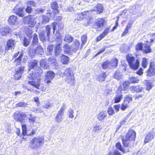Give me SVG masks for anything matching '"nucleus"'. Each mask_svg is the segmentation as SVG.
<instances>
[{"label": "nucleus", "mask_w": 155, "mask_h": 155, "mask_svg": "<svg viewBox=\"0 0 155 155\" xmlns=\"http://www.w3.org/2000/svg\"><path fill=\"white\" fill-rule=\"evenodd\" d=\"M136 134L133 130H130L127 134L125 137L122 140L124 146L128 147L131 146L132 142L135 140Z\"/></svg>", "instance_id": "1"}, {"label": "nucleus", "mask_w": 155, "mask_h": 155, "mask_svg": "<svg viewBox=\"0 0 155 155\" xmlns=\"http://www.w3.org/2000/svg\"><path fill=\"white\" fill-rule=\"evenodd\" d=\"M64 77L66 82L71 85L75 83L73 72L70 68L66 69L64 72Z\"/></svg>", "instance_id": "2"}, {"label": "nucleus", "mask_w": 155, "mask_h": 155, "mask_svg": "<svg viewBox=\"0 0 155 155\" xmlns=\"http://www.w3.org/2000/svg\"><path fill=\"white\" fill-rule=\"evenodd\" d=\"M44 142V138L43 137L33 138L30 141V146L33 149L39 148Z\"/></svg>", "instance_id": "3"}, {"label": "nucleus", "mask_w": 155, "mask_h": 155, "mask_svg": "<svg viewBox=\"0 0 155 155\" xmlns=\"http://www.w3.org/2000/svg\"><path fill=\"white\" fill-rule=\"evenodd\" d=\"M26 117L25 113L20 111H16L14 114V118L15 120L20 122L21 123L24 122V117Z\"/></svg>", "instance_id": "4"}, {"label": "nucleus", "mask_w": 155, "mask_h": 155, "mask_svg": "<svg viewBox=\"0 0 155 155\" xmlns=\"http://www.w3.org/2000/svg\"><path fill=\"white\" fill-rule=\"evenodd\" d=\"M31 48V49L29 51V54L30 55L31 52H32V55H34L35 54L42 55L44 52L43 49L40 45H38L36 47Z\"/></svg>", "instance_id": "5"}, {"label": "nucleus", "mask_w": 155, "mask_h": 155, "mask_svg": "<svg viewBox=\"0 0 155 155\" xmlns=\"http://www.w3.org/2000/svg\"><path fill=\"white\" fill-rule=\"evenodd\" d=\"M24 22L27 23L29 27H33L36 23L35 18L32 16L29 15L24 18Z\"/></svg>", "instance_id": "6"}, {"label": "nucleus", "mask_w": 155, "mask_h": 155, "mask_svg": "<svg viewBox=\"0 0 155 155\" xmlns=\"http://www.w3.org/2000/svg\"><path fill=\"white\" fill-rule=\"evenodd\" d=\"M90 15L88 11L83 12L77 14L75 16L74 22H77V21H79L83 18H89Z\"/></svg>", "instance_id": "7"}, {"label": "nucleus", "mask_w": 155, "mask_h": 155, "mask_svg": "<svg viewBox=\"0 0 155 155\" xmlns=\"http://www.w3.org/2000/svg\"><path fill=\"white\" fill-rule=\"evenodd\" d=\"M64 107L65 105L63 104L55 117V120L58 123L62 120V117L64 115V111L65 110Z\"/></svg>", "instance_id": "8"}, {"label": "nucleus", "mask_w": 155, "mask_h": 155, "mask_svg": "<svg viewBox=\"0 0 155 155\" xmlns=\"http://www.w3.org/2000/svg\"><path fill=\"white\" fill-rule=\"evenodd\" d=\"M57 23L56 22H54L51 24L50 25H48L46 26V31L47 32V36L48 38H49L50 36L51 33V29L52 28L53 32L54 33L55 31L57 29Z\"/></svg>", "instance_id": "9"}, {"label": "nucleus", "mask_w": 155, "mask_h": 155, "mask_svg": "<svg viewBox=\"0 0 155 155\" xmlns=\"http://www.w3.org/2000/svg\"><path fill=\"white\" fill-rule=\"evenodd\" d=\"M25 67H18L15 69V74L14 75V77L15 79H19L22 76L24 73Z\"/></svg>", "instance_id": "10"}, {"label": "nucleus", "mask_w": 155, "mask_h": 155, "mask_svg": "<svg viewBox=\"0 0 155 155\" xmlns=\"http://www.w3.org/2000/svg\"><path fill=\"white\" fill-rule=\"evenodd\" d=\"M80 45V41L77 40H75L71 45V52L74 53L76 52L78 50Z\"/></svg>", "instance_id": "11"}, {"label": "nucleus", "mask_w": 155, "mask_h": 155, "mask_svg": "<svg viewBox=\"0 0 155 155\" xmlns=\"http://www.w3.org/2000/svg\"><path fill=\"white\" fill-rule=\"evenodd\" d=\"M45 81L46 83H49L51 82L52 80L54 77V72L51 71H48L45 75Z\"/></svg>", "instance_id": "12"}, {"label": "nucleus", "mask_w": 155, "mask_h": 155, "mask_svg": "<svg viewBox=\"0 0 155 155\" xmlns=\"http://www.w3.org/2000/svg\"><path fill=\"white\" fill-rule=\"evenodd\" d=\"M124 93L120 91V89H117L115 97L114 98L115 103H119L121 101Z\"/></svg>", "instance_id": "13"}, {"label": "nucleus", "mask_w": 155, "mask_h": 155, "mask_svg": "<svg viewBox=\"0 0 155 155\" xmlns=\"http://www.w3.org/2000/svg\"><path fill=\"white\" fill-rule=\"evenodd\" d=\"M155 75V65L150 64L147 72V75L151 77Z\"/></svg>", "instance_id": "14"}, {"label": "nucleus", "mask_w": 155, "mask_h": 155, "mask_svg": "<svg viewBox=\"0 0 155 155\" xmlns=\"http://www.w3.org/2000/svg\"><path fill=\"white\" fill-rule=\"evenodd\" d=\"M13 11L14 13L20 17H23L25 15L23 8H18L17 6H16L14 8Z\"/></svg>", "instance_id": "15"}, {"label": "nucleus", "mask_w": 155, "mask_h": 155, "mask_svg": "<svg viewBox=\"0 0 155 155\" xmlns=\"http://www.w3.org/2000/svg\"><path fill=\"white\" fill-rule=\"evenodd\" d=\"M103 11V8L102 5L98 4L96 7L94 8L93 10H91L89 12V14H91L93 12H96L97 14L102 13Z\"/></svg>", "instance_id": "16"}, {"label": "nucleus", "mask_w": 155, "mask_h": 155, "mask_svg": "<svg viewBox=\"0 0 155 155\" xmlns=\"http://www.w3.org/2000/svg\"><path fill=\"white\" fill-rule=\"evenodd\" d=\"M102 129V127L101 125L98 123L96 124L93 127L92 132L93 135H96V134L99 133Z\"/></svg>", "instance_id": "17"}, {"label": "nucleus", "mask_w": 155, "mask_h": 155, "mask_svg": "<svg viewBox=\"0 0 155 155\" xmlns=\"http://www.w3.org/2000/svg\"><path fill=\"white\" fill-rule=\"evenodd\" d=\"M155 133L153 132H149L146 135L144 139V143H146L151 141L154 139Z\"/></svg>", "instance_id": "18"}, {"label": "nucleus", "mask_w": 155, "mask_h": 155, "mask_svg": "<svg viewBox=\"0 0 155 155\" xmlns=\"http://www.w3.org/2000/svg\"><path fill=\"white\" fill-rule=\"evenodd\" d=\"M107 116V113L106 111H101L97 115V117L99 120L103 122Z\"/></svg>", "instance_id": "19"}, {"label": "nucleus", "mask_w": 155, "mask_h": 155, "mask_svg": "<svg viewBox=\"0 0 155 155\" xmlns=\"http://www.w3.org/2000/svg\"><path fill=\"white\" fill-rule=\"evenodd\" d=\"M38 64V61L35 60H32L29 61L28 66L29 68V71L37 68Z\"/></svg>", "instance_id": "20"}, {"label": "nucleus", "mask_w": 155, "mask_h": 155, "mask_svg": "<svg viewBox=\"0 0 155 155\" xmlns=\"http://www.w3.org/2000/svg\"><path fill=\"white\" fill-rule=\"evenodd\" d=\"M15 44L16 41L15 40L12 39H10L7 42L6 49L8 50L9 49L12 50V49H14Z\"/></svg>", "instance_id": "21"}, {"label": "nucleus", "mask_w": 155, "mask_h": 155, "mask_svg": "<svg viewBox=\"0 0 155 155\" xmlns=\"http://www.w3.org/2000/svg\"><path fill=\"white\" fill-rule=\"evenodd\" d=\"M129 85L128 82H125L122 85H120L119 87L117 89H120V91L124 93V94L127 93V87Z\"/></svg>", "instance_id": "22"}, {"label": "nucleus", "mask_w": 155, "mask_h": 155, "mask_svg": "<svg viewBox=\"0 0 155 155\" xmlns=\"http://www.w3.org/2000/svg\"><path fill=\"white\" fill-rule=\"evenodd\" d=\"M33 39L32 41L31 47H36V46H38V45H38V40L37 34L35 33L33 35Z\"/></svg>", "instance_id": "23"}, {"label": "nucleus", "mask_w": 155, "mask_h": 155, "mask_svg": "<svg viewBox=\"0 0 155 155\" xmlns=\"http://www.w3.org/2000/svg\"><path fill=\"white\" fill-rule=\"evenodd\" d=\"M17 17L14 15L10 16L8 20L9 23L11 25H13L17 24L18 23L17 21Z\"/></svg>", "instance_id": "24"}, {"label": "nucleus", "mask_w": 155, "mask_h": 155, "mask_svg": "<svg viewBox=\"0 0 155 155\" xmlns=\"http://www.w3.org/2000/svg\"><path fill=\"white\" fill-rule=\"evenodd\" d=\"M37 81H28V83L30 85L34 86L35 88L39 89V87H40V79L39 78H37Z\"/></svg>", "instance_id": "25"}, {"label": "nucleus", "mask_w": 155, "mask_h": 155, "mask_svg": "<svg viewBox=\"0 0 155 155\" xmlns=\"http://www.w3.org/2000/svg\"><path fill=\"white\" fill-rule=\"evenodd\" d=\"M10 28L8 27L0 28V34L3 36L6 35L10 32Z\"/></svg>", "instance_id": "26"}, {"label": "nucleus", "mask_w": 155, "mask_h": 155, "mask_svg": "<svg viewBox=\"0 0 155 155\" xmlns=\"http://www.w3.org/2000/svg\"><path fill=\"white\" fill-rule=\"evenodd\" d=\"M105 22L104 19L102 18H98L97 19L96 22V25L99 28L102 27Z\"/></svg>", "instance_id": "27"}, {"label": "nucleus", "mask_w": 155, "mask_h": 155, "mask_svg": "<svg viewBox=\"0 0 155 155\" xmlns=\"http://www.w3.org/2000/svg\"><path fill=\"white\" fill-rule=\"evenodd\" d=\"M126 59L130 68H134L133 65L132 63L135 60V58L133 56H131L129 55L126 56Z\"/></svg>", "instance_id": "28"}, {"label": "nucleus", "mask_w": 155, "mask_h": 155, "mask_svg": "<svg viewBox=\"0 0 155 155\" xmlns=\"http://www.w3.org/2000/svg\"><path fill=\"white\" fill-rule=\"evenodd\" d=\"M51 7L54 13L55 14L58 13L59 12L58 10V4L56 1L53 2L51 4Z\"/></svg>", "instance_id": "29"}, {"label": "nucleus", "mask_w": 155, "mask_h": 155, "mask_svg": "<svg viewBox=\"0 0 155 155\" xmlns=\"http://www.w3.org/2000/svg\"><path fill=\"white\" fill-rule=\"evenodd\" d=\"M40 75L39 74H36L35 72H32L30 73L28 76L29 80H34L37 79L38 77Z\"/></svg>", "instance_id": "30"}, {"label": "nucleus", "mask_w": 155, "mask_h": 155, "mask_svg": "<svg viewBox=\"0 0 155 155\" xmlns=\"http://www.w3.org/2000/svg\"><path fill=\"white\" fill-rule=\"evenodd\" d=\"M26 117L28 119L29 122L31 124H33L35 121V116L32 115L31 114H29L26 115Z\"/></svg>", "instance_id": "31"}, {"label": "nucleus", "mask_w": 155, "mask_h": 155, "mask_svg": "<svg viewBox=\"0 0 155 155\" xmlns=\"http://www.w3.org/2000/svg\"><path fill=\"white\" fill-rule=\"evenodd\" d=\"M74 40V38L70 35L67 34L65 35L64 41L68 43L71 42Z\"/></svg>", "instance_id": "32"}, {"label": "nucleus", "mask_w": 155, "mask_h": 155, "mask_svg": "<svg viewBox=\"0 0 155 155\" xmlns=\"http://www.w3.org/2000/svg\"><path fill=\"white\" fill-rule=\"evenodd\" d=\"M143 87H140L139 86H131L130 89L132 91L136 92H140L142 91Z\"/></svg>", "instance_id": "33"}, {"label": "nucleus", "mask_w": 155, "mask_h": 155, "mask_svg": "<svg viewBox=\"0 0 155 155\" xmlns=\"http://www.w3.org/2000/svg\"><path fill=\"white\" fill-rule=\"evenodd\" d=\"M60 56L61 57V61L63 64H66L69 61V58L68 57L61 54Z\"/></svg>", "instance_id": "34"}, {"label": "nucleus", "mask_w": 155, "mask_h": 155, "mask_svg": "<svg viewBox=\"0 0 155 155\" xmlns=\"http://www.w3.org/2000/svg\"><path fill=\"white\" fill-rule=\"evenodd\" d=\"M40 65L41 67L44 69H47L49 68L48 65L46 63V61L45 59H42L40 62Z\"/></svg>", "instance_id": "35"}, {"label": "nucleus", "mask_w": 155, "mask_h": 155, "mask_svg": "<svg viewBox=\"0 0 155 155\" xmlns=\"http://www.w3.org/2000/svg\"><path fill=\"white\" fill-rule=\"evenodd\" d=\"M61 45L60 43H58L56 45V46L55 47V55L56 56H57L60 53L61 51L60 45Z\"/></svg>", "instance_id": "36"}, {"label": "nucleus", "mask_w": 155, "mask_h": 155, "mask_svg": "<svg viewBox=\"0 0 155 155\" xmlns=\"http://www.w3.org/2000/svg\"><path fill=\"white\" fill-rule=\"evenodd\" d=\"M139 80L138 78L135 77L130 76L129 78V81L131 83H138Z\"/></svg>", "instance_id": "37"}, {"label": "nucleus", "mask_w": 155, "mask_h": 155, "mask_svg": "<svg viewBox=\"0 0 155 155\" xmlns=\"http://www.w3.org/2000/svg\"><path fill=\"white\" fill-rule=\"evenodd\" d=\"M49 18L45 15H42L40 18V21L43 23L48 22L49 20Z\"/></svg>", "instance_id": "38"}, {"label": "nucleus", "mask_w": 155, "mask_h": 155, "mask_svg": "<svg viewBox=\"0 0 155 155\" xmlns=\"http://www.w3.org/2000/svg\"><path fill=\"white\" fill-rule=\"evenodd\" d=\"M109 62L111 67L116 68L117 64L118 61L117 59L114 58L111 60Z\"/></svg>", "instance_id": "39"}, {"label": "nucleus", "mask_w": 155, "mask_h": 155, "mask_svg": "<svg viewBox=\"0 0 155 155\" xmlns=\"http://www.w3.org/2000/svg\"><path fill=\"white\" fill-rule=\"evenodd\" d=\"M106 76L105 73L103 72L101 75H100L97 77V80L99 81L103 82L104 81Z\"/></svg>", "instance_id": "40"}, {"label": "nucleus", "mask_w": 155, "mask_h": 155, "mask_svg": "<svg viewBox=\"0 0 155 155\" xmlns=\"http://www.w3.org/2000/svg\"><path fill=\"white\" fill-rule=\"evenodd\" d=\"M74 111L73 109L71 108H69L67 113V115L69 117L71 118H73L74 117Z\"/></svg>", "instance_id": "41"}, {"label": "nucleus", "mask_w": 155, "mask_h": 155, "mask_svg": "<svg viewBox=\"0 0 155 155\" xmlns=\"http://www.w3.org/2000/svg\"><path fill=\"white\" fill-rule=\"evenodd\" d=\"M133 65L134 66V68H131L136 70H137L139 67V62L138 60L137 59L135 60L133 63H132Z\"/></svg>", "instance_id": "42"}, {"label": "nucleus", "mask_w": 155, "mask_h": 155, "mask_svg": "<svg viewBox=\"0 0 155 155\" xmlns=\"http://www.w3.org/2000/svg\"><path fill=\"white\" fill-rule=\"evenodd\" d=\"M102 66L104 69H105L107 68H110L111 67L110 62L108 61H106L103 62L102 64Z\"/></svg>", "instance_id": "43"}, {"label": "nucleus", "mask_w": 155, "mask_h": 155, "mask_svg": "<svg viewBox=\"0 0 155 155\" xmlns=\"http://www.w3.org/2000/svg\"><path fill=\"white\" fill-rule=\"evenodd\" d=\"M143 51L144 53H148L151 51V49L150 46L147 44H145L144 47Z\"/></svg>", "instance_id": "44"}, {"label": "nucleus", "mask_w": 155, "mask_h": 155, "mask_svg": "<svg viewBox=\"0 0 155 155\" xmlns=\"http://www.w3.org/2000/svg\"><path fill=\"white\" fill-rule=\"evenodd\" d=\"M22 56V54L21 53L19 57L14 61V64L18 65L20 64Z\"/></svg>", "instance_id": "45"}, {"label": "nucleus", "mask_w": 155, "mask_h": 155, "mask_svg": "<svg viewBox=\"0 0 155 155\" xmlns=\"http://www.w3.org/2000/svg\"><path fill=\"white\" fill-rule=\"evenodd\" d=\"M132 101V95L130 94H129L126 96L125 98L124 102L127 103L128 104L130 102Z\"/></svg>", "instance_id": "46"}, {"label": "nucleus", "mask_w": 155, "mask_h": 155, "mask_svg": "<svg viewBox=\"0 0 155 155\" xmlns=\"http://www.w3.org/2000/svg\"><path fill=\"white\" fill-rule=\"evenodd\" d=\"M64 50V51L67 53L71 52V46L68 45L67 44L64 45L63 46Z\"/></svg>", "instance_id": "47"}, {"label": "nucleus", "mask_w": 155, "mask_h": 155, "mask_svg": "<svg viewBox=\"0 0 155 155\" xmlns=\"http://www.w3.org/2000/svg\"><path fill=\"white\" fill-rule=\"evenodd\" d=\"M22 43L23 45L25 47H27L28 45L30 43V41L29 39H27L26 37H24L23 39Z\"/></svg>", "instance_id": "48"}, {"label": "nucleus", "mask_w": 155, "mask_h": 155, "mask_svg": "<svg viewBox=\"0 0 155 155\" xmlns=\"http://www.w3.org/2000/svg\"><path fill=\"white\" fill-rule=\"evenodd\" d=\"M121 74L119 71H116L115 73L114 77L117 80H119L121 78Z\"/></svg>", "instance_id": "49"}, {"label": "nucleus", "mask_w": 155, "mask_h": 155, "mask_svg": "<svg viewBox=\"0 0 155 155\" xmlns=\"http://www.w3.org/2000/svg\"><path fill=\"white\" fill-rule=\"evenodd\" d=\"M143 47V44L142 43H138L135 46V49L137 51L141 50Z\"/></svg>", "instance_id": "50"}, {"label": "nucleus", "mask_w": 155, "mask_h": 155, "mask_svg": "<svg viewBox=\"0 0 155 155\" xmlns=\"http://www.w3.org/2000/svg\"><path fill=\"white\" fill-rule=\"evenodd\" d=\"M48 61L50 64H52L54 65H55L56 64V60L54 57H50L48 60Z\"/></svg>", "instance_id": "51"}, {"label": "nucleus", "mask_w": 155, "mask_h": 155, "mask_svg": "<svg viewBox=\"0 0 155 155\" xmlns=\"http://www.w3.org/2000/svg\"><path fill=\"white\" fill-rule=\"evenodd\" d=\"M55 36H56L55 38L57 39V40H56L61 42L62 41V37L60 35L59 31H57Z\"/></svg>", "instance_id": "52"}, {"label": "nucleus", "mask_w": 155, "mask_h": 155, "mask_svg": "<svg viewBox=\"0 0 155 155\" xmlns=\"http://www.w3.org/2000/svg\"><path fill=\"white\" fill-rule=\"evenodd\" d=\"M148 65V62L147 59L143 58L142 59V66L144 68H146Z\"/></svg>", "instance_id": "53"}, {"label": "nucleus", "mask_w": 155, "mask_h": 155, "mask_svg": "<svg viewBox=\"0 0 155 155\" xmlns=\"http://www.w3.org/2000/svg\"><path fill=\"white\" fill-rule=\"evenodd\" d=\"M87 37L86 35H83L81 37L82 46L84 45L87 41Z\"/></svg>", "instance_id": "54"}, {"label": "nucleus", "mask_w": 155, "mask_h": 155, "mask_svg": "<svg viewBox=\"0 0 155 155\" xmlns=\"http://www.w3.org/2000/svg\"><path fill=\"white\" fill-rule=\"evenodd\" d=\"M116 148L119 150L123 152H124V150L123 147H122L121 143H120L118 142L116 144Z\"/></svg>", "instance_id": "55"}, {"label": "nucleus", "mask_w": 155, "mask_h": 155, "mask_svg": "<svg viewBox=\"0 0 155 155\" xmlns=\"http://www.w3.org/2000/svg\"><path fill=\"white\" fill-rule=\"evenodd\" d=\"M128 106V104H127V103L124 102L122 104L121 109L122 110L124 111L127 108Z\"/></svg>", "instance_id": "56"}, {"label": "nucleus", "mask_w": 155, "mask_h": 155, "mask_svg": "<svg viewBox=\"0 0 155 155\" xmlns=\"http://www.w3.org/2000/svg\"><path fill=\"white\" fill-rule=\"evenodd\" d=\"M22 134L23 135H25L27 134V128L25 125L23 124L22 125Z\"/></svg>", "instance_id": "57"}, {"label": "nucleus", "mask_w": 155, "mask_h": 155, "mask_svg": "<svg viewBox=\"0 0 155 155\" xmlns=\"http://www.w3.org/2000/svg\"><path fill=\"white\" fill-rule=\"evenodd\" d=\"M107 113L109 115H112L114 114V110L112 107H110L108 108L107 110Z\"/></svg>", "instance_id": "58"}, {"label": "nucleus", "mask_w": 155, "mask_h": 155, "mask_svg": "<svg viewBox=\"0 0 155 155\" xmlns=\"http://www.w3.org/2000/svg\"><path fill=\"white\" fill-rule=\"evenodd\" d=\"M27 105V104L24 102H21L17 103L16 104V107H25Z\"/></svg>", "instance_id": "59"}, {"label": "nucleus", "mask_w": 155, "mask_h": 155, "mask_svg": "<svg viewBox=\"0 0 155 155\" xmlns=\"http://www.w3.org/2000/svg\"><path fill=\"white\" fill-rule=\"evenodd\" d=\"M110 29V28L109 27L106 28L103 32L102 33H101L103 35V37H105L106 35H107L109 32Z\"/></svg>", "instance_id": "60"}, {"label": "nucleus", "mask_w": 155, "mask_h": 155, "mask_svg": "<svg viewBox=\"0 0 155 155\" xmlns=\"http://www.w3.org/2000/svg\"><path fill=\"white\" fill-rule=\"evenodd\" d=\"M26 32L28 36L29 37H31V34L33 32V31L31 28H28L27 30H26Z\"/></svg>", "instance_id": "61"}, {"label": "nucleus", "mask_w": 155, "mask_h": 155, "mask_svg": "<svg viewBox=\"0 0 155 155\" xmlns=\"http://www.w3.org/2000/svg\"><path fill=\"white\" fill-rule=\"evenodd\" d=\"M54 46L53 45H50L47 48V50L49 52V54H51Z\"/></svg>", "instance_id": "62"}, {"label": "nucleus", "mask_w": 155, "mask_h": 155, "mask_svg": "<svg viewBox=\"0 0 155 155\" xmlns=\"http://www.w3.org/2000/svg\"><path fill=\"white\" fill-rule=\"evenodd\" d=\"M31 110L33 112H34L36 113H41L42 111V110L36 107H33L32 109Z\"/></svg>", "instance_id": "63"}, {"label": "nucleus", "mask_w": 155, "mask_h": 155, "mask_svg": "<svg viewBox=\"0 0 155 155\" xmlns=\"http://www.w3.org/2000/svg\"><path fill=\"white\" fill-rule=\"evenodd\" d=\"M35 11L37 13L41 14L43 12L45 11V9L42 8H36Z\"/></svg>", "instance_id": "64"}]
</instances>
